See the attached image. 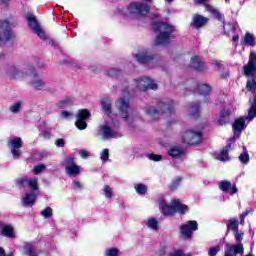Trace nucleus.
<instances>
[{"label":"nucleus","mask_w":256,"mask_h":256,"mask_svg":"<svg viewBox=\"0 0 256 256\" xmlns=\"http://www.w3.org/2000/svg\"><path fill=\"white\" fill-rule=\"evenodd\" d=\"M244 76L250 78L247 80V92L256 93V60H248L247 65H244ZM256 116V96L253 97V105L250 106V111L247 116L234 119L231 126H246Z\"/></svg>","instance_id":"1"},{"label":"nucleus","mask_w":256,"mask_h":256,"mask_svg":"<svg viewBox=\"0 0 256 256\" xmlns=\"http://www.w3.org/2000/svg\"><path fill=\"white\" fill-rule=\"evenodd\" d=\"M4 75H8L9 78L14 80L23 79L26 76L32 77V88L39 91L44 90V81L33 70L26 72V70L19 69L16 65L8 64V66H4Z\"/></svg>","instance_id":"2"},{"label":"nucleus","mask_w":256,"mask_h":256,"mask_svg":"<svg viewBox=\"0 0 256 256\" xmlns=\"http://www.w3.org/2000/svg\"><path fill=\"white\" fill-rule=\"evenodd\" d=\"M17 187L20 188H29V191L26 192V195H23L22 204L23 207L32 206L35 204V200L38 198V180L35 178H20L15 181Z\"/></svg>","instance_id":"3"},{"label":"nucleus","mask_w":256,"mask_h":256,"mask_svg":"<svg viewBox=\"0 0 256 256\" xmlns=\"http://www.w3.org/2000/svg\"><path fill=\"white\" fill-rule=\"evenodd\" d=\"M98 136L104 141L122 138V133L119 132V121L113 118L108 119L98 127Z\"/></svg>","instance_id":"4"},{"label":"nucleus","mask_w":256,"mask_h":256,"mask_svg":"<svg viewBox=\"0 0 256 256\" xmlns=\"http://www.w3.org/2000/svg\"><path fill=\"white\" fill-rule=\"evenodd\" d=\"M154 32H157V38L154 39L155 46H164L169 44V39L172 38V32L175 31L172 25L165 22H154Z\"/></svg>","instance_id":"5"},{"label":"nucleus","mask_w":256,"mask_h":256,"mask_svg":"<svg viewBox=\"0 0 256 256\" xmlns=\"http://www.w3.org/2000/svg\"><path fill=\"white\" fill-rule=\"evenodd\" d=\"M148 12H150V6L144 2H132L126 9H116V14L132 18H142L147 16Z\"/></svg>","instance_id":"6"},{"label":"nucleus","mask_w":256,"mask_h":256,"mask_svg":"<svg viewBox=\"0 0 256 256\" xmlns=\"http://www.w3.org/2000/svg\"><path fill=\"white\" fill-rule=\"evenodd\" d=\"M252 214V208H247L244 213H240V220L235 218L228 219L225 221V227H227V232L234 235V241L240 243L243 241V232L238 230V226H243V219H246V216Z\"/></svg>","instance_id":"7"},{"label":"nucleus","mask_w":256,"mask_h":256,"mask_svg":"<svg viewBox=\"0 0 256 256\" xmlns=\"http://www.w3.org/2000/svg\"><path fill=\"white\" fill-rule=\"evenodd\" d=\"M160 111L156 110L153 107H147L146 110H144V115L147 116V118L150 119V121H155L159 118V114L163 113L166 115L172 114V108L175 106V102H172V100L165 99L163 101H160Z\"/></svg>","instance_id":"8"},{"label":"nucleus","mask_w":256,"mask_h":256,"mask_svg":"<svg viewBox=\"0 0 256 256\" xmlns=\"http://www.w3.org/2000/svg\"><path fill=\"white\" fill-rule=\"evenodd\" d=\"M160 212L166 217L175 215V213L184 214L187 213V206L176 199L172 200V204H166L165 200L160 199Z\"/></svg>","instance_id":"9"},{"label":"nucleus","mask_w":256,"mask_h":256,"mask_svg":"<svg viewBox=\"0 0 256 256\" xmlns=\"http://www.w3.org/2000/svg\"><path fill=\"white\" fill-rule=\"evenodd\" d=\"M116 109L119 110V116L122 117V121H126L131 126L134 118L131 117V107L128 105V88H126V96L116 100Z\"/></svg>","instance_id":"10"},{"label":"nucleus","mask_w":256,"mask_h":256,"mask_svg":"<svg viewBox=\"0 0 256 256\" xmlns=\"http://www.w3.org/2000/svg\"><path fill=\"white\" fill-rule=\"evenodd\" d=\"M201 141H203V134L200 131L188 130L182 135V143L187 145H198Z\"/></svg>","instance_id":"11"},{"label":"nucleus","mask_w":256,"mask_h":256,"mask_svg":"<svg viewBox=\"0 0 256 256\" xmlns=\"http://www.w3.org/2000/svg\"><path fill=\"white\" fill-rule=\"evenodd\" d=\"M197 231V221H188L178 227V234L182 235V239L188 240L193 232Z\"/></svg>","instance_id":"12"},{"label":"nucleus","mask_w":256,"mask_h":256,"mask_svg":"<svg viewBox=\"0 0 256 256\" xmlns=\"http://www.w3.org/2000/svg\"><path fill=\"white\" fill-rule=\"evenodd\" d=\"M10 39H13V34L10 33V22L0 21V46H4Z\"/></svg>","instance_id":"13"},{"label":"nucleus","mask_w":256,"mask_h":256,"mask_svg":"<svg viewBox=\"0 0 256 256\" xmlns=\"http://www.w3.org/2000/svg\"><path fill=\"white\" fill-rule=\"evenodd\" d=\"M64 171L67 173V176L75 178L80 173L79 165H75L72 157L64 158Z\"/></svg>","instance_id":"14"},{"label":"nucleus","mask_w":256,"mask_h":256,"mask_svg":"<svg viewBox=\"0 0 256 256\" xmlns=\"http://www.w3.org/2000/svg\"><path fill=\"white\" fill-rule=\"evenodd\" d=\"M135 88L141 92L156 90V83H153V80H150V78L141 77V79L135 80Z\"/></svg>","instance_id":"15"},{"label":"nucleus","mask_w":256,"mask_h":256,"mask_svg":"<svg viewBox=\"0 0 256 256\" xmlns=\"http://www.w3.org/2000/svg\"><path fill=\"white\" fill-rule=\"evenodd\" d=\"M88 117H91V113L88 110L81 109L76 113V128L79 130H85L88 127V124L85 123V120H88Z\"/></svg>","instance_id":"16"},{"label":"nucleus","mask_w":256,"mask_h":256,"mask_svg":"<svg viewBox=\"0 0 256 256\" xmlns=\"http://www.w3.org/2000/svg\"><path fill=\"white\" fill-rule=\"evenodd\" d=\"M26 22L29 24V29H32V33H36L39 39L44 40V31H41V26H38V22L35 21V17L32 15H26Z\"/></svg>","instance_id":"17"},{"label":"nucleus","mask_w":256,"mask_h":256,"mask_svg":"<svg viewBox=\"0 0 256 256\" xmlns=\"http://www.w3.org/2000/svg\"><path fill=\"white\" fill-rule=\"evenodd\" d=\"M135 60L138 61V63L140 64L147 65H153V63L156 62V60L153 59V54L147 52L146 50L138 52V54L135 55Z\"/></svg>","instance_id":"18"},{"label":"nucleus","mask_w":256,"mask_h":256,"mask_svg":"<svg viewBox=\"0 0 256 256\" xmlns=\"http://www.w3.org/2000/svg\"><path fill=\"white\" fill-rule=\"evenodd\" d=\"M8 147L11 148V155L19 157V148L23 147V140L19 139V137L11 139L8 141Z\"/></svg>","instance_id":"19"},{"label":"nucleus","mask_w":256,"mask_h":256,"mask_svg":"<svg viewBox=\"0 0 256 256\" xmlns=\"http://www.w3.org/2000/svg\"><path fill=\"white\" fill-rule=\"evenodd\" d=\"M225 27H227L228 37H231V43H233L234 47H237V41L240 39L237 34H234V30L237 29V22H228V24H225Z\"/></svg>","instance_id":"20"},{"label":"nucleus","mask_w":256,"mask_h":256,"mask_svg":"<svg viewBox=\"0 0 256 256\" xmlns=\"http://www.w3.org/2000/svg\"><path fill=\"white\" fill-rule=\"evenodd\" d=\"M192 88H196L197 94H200V96H203V100H209V93L212 91L209 85L197 84L192 86Z\"/></svg>","instance_id":"21"},{"label":"nucleus","mask_w":256,"mask_h":256,"mask_svg":"<svg viewBox=\"0 0 256 256\" xmlns=\"http://www.w3.org/2000/svg\"><path fill=\"white\" fill-rule=\"evenodd\" d=\"M208 21L209 19H206V17L201 15H194V18L191 20V27L194 29L203 28V25H206V22Z\"/></svg>","instance_id":"22"},{"label":"nucleus","mask_w":256,"mask_h":256,"mask_svg":"<svg viewBox=\"0 0 256 256\" xmlns=\"http://www.w3.org/2000/svg\"><path fill=\"white\" fill-rule=\"evenodd\" d=\"M240 46L255 47V36L252 33H244V38L240 39Z\"/></svg>","instance_id":"23"},{"label":"nucleus","mask_w":256,"mask_h":256,"mask_svg":"<svg viewBox=\"0 0 256 256\" xmlns=\"http://www.w3.org/2000/svg\"><path fill=\"white\" fill-rule=\"evenodd\" d=\"M191 69H194V71L197 72H203L206 71V65L200 61V57L194 56L191 57Z\"/></svg>","instance_id":"24"},{"label":"nucleus","mask_w":256,"mask_h":256,"mask_svg":"<svg viewBox=\"0 0 256 256\" xmlns=\"http://www.w3.org/2000/svg\"><path fill=\"white\" fill-rule=\"evenodd\" d=\"M238 254H243V244L228 246L225 252V256H237Z\"/></svg>","instance_id":"25"},{"label":"nucleus","mask_w":256,"mask_h":256,"mask_svg":"<svg viewBox=\"0 0 256 256\" xmlns=\"http://www.w3.org/2000/svg\"><path fill=\"white\" fill-rule=\"evenodd\" d=\"M0 233L1 236L7 237V238H13V226H10V224H4L0 222Z\"/></svg>","instance_id":"26"},{"label":"nucleus","mask_w":256,"mask_h":256,"mask_svg":"<svg viewBox=\"0 0 256 256\" xmlns=\"http://www.w3.org/2000/svg\"><path fill=\"white\" fill-rule=\"evenodd\" d=\"M168 154L172 159H178L184 156V149H181L179 146H172L169 148Z\"/></svg>","instance_id":"27"},{"label":"nucleus","mask_w":256,"mask_h":256,"mask_svg":"<svg viewBox=\"0 0 256 256\" xmlns=\"http://www.w3.org/2000/svg\"><path fill=\"white\" fill-rule=\"evenodd\" d=\"M225 194L228 196H234L237 194V185H234V183L225 181Z\"/></svg>","instance_id":"28"},{"label":"nucleus","mask_w":256,"mask_h":256,"mask_svg":"<svg viewBox=\"0 0 256 256\" xmlns=\"http://www.w3.org/2000/svg\"><path fill=\"white\" fill-rule=\"evenodd\" d=\"M23 254L26 256H38V250L32 244L23 245Z\"/></svg>","instance_id":"29"},{"label":"nucleus","mask_w":256,"mask_h":256,"mask_svg":"<svg viewBox=\"0 0 256 256\" xmlns=\"http://www.w3.org/2000/svg\"><path fill=\"white\" fill-rule=\"evenodd\" d=\"M144 225H146L147 229H150V231H158V222H156L155 218H147V221L144 222Z\"/></svg>","instance_id":"30"},{"label":"nucleus","mask_w":256,"mask_h":256,"mask_svg":"<svg viewBox=\"0 0 256 256\" xmlns=\"http://www.w3.org/2000/svg\"><path fill=\"white\" fill-rule=\"evenodd\" d=\"M101 195H104L105 199H113V187L104 185V188L101 189Z\"/></svg>","instance_id":"31"},{"label":"nucleus","mask_w":256,"mask_h":256,"mask_svg":"<svg viewBox=\"0 0 256 256\" xmlns=\"http://www.w3.org/2000/svg\"><path fill=\"white\" fill-rule=\"evenodd\" d=\"M69 105H72V97H67L64 98V100H60L59 102H57V109H64Z\"/></svg>","instance_id":"32"},{"label":"nucleus","mask_w":256,"mask_h":256,"mask_svg":"<svg viewBox=\"0 0 256 256\" xmlns=\"http://www.w3.org/2000/svg\"><path fill=\"white\" fill-rule=\"evenodd\" d=\"M21 108H23V102L17 101L9 107V111H11V114H16L19 113V109Z\"/></svg>","instance_id":"33"},{"label":"nucleus","mask_w":256,"mask_h":256,"mask_svg":"<svg viewBox=\"0 0 256 256\" xmlns=\"http://www.w3.org/2000/svg\"><path fill=\"white\" fill-rule=\"evenodd\" d=\"M206 12H210L213 15V18H216L217 21H221V14L218 13V10L212 8V6L206 5Z\"/></svg>","instance_id":"34"},{"label":"nucleus","mask_w":256,"mask_h":256,"mask_svg":"<svg viewBox=\"0 0 256 256\" xmlns=\"http://www.w3.org/2000/svg\"><path fill=\"white\" fill-rule=\"evenodd\" d=\"M105 74H107V77L116 78L119 77V75H122V71L116 68H110L107 70V73Z\"/></svg>","instance_id":"35"},{"label":"nucleus","mask_w":256,"mask_h":256,"mask_svg":"<svg viewBox=\"0 0 256 256\" xmlns=\"http://www.w3.org/2000/svg\"><path fill=\"white\" fill-rule=\"evenodd\" d=\"M135 193L138 195L147 194V185L135 184Z\"/></svg>","instance_id":"36"},{"label":"nucleus","mask_w":256,"mask_h":256,"mask_svg":"<svg viewBox=\"0 0 256 256\" xmlns=\"http://www.w3.org/2000/svg\"><path fill=\"white\" fill-rule=\"evenodd\" d=\"M40 215H42L43 219H51V217L54 216V213H52L51 207H45V209L40 212Z\"/></svg>","instance_id":"37"},{"label":"nucleus","mask_w":256,"mask_h":256,"mask_svg":"<svg viewBox=\"0 0 256 256\" xmlns=\"http://www.w3.org/2000/svg\"><path fill=\"white\" fill-rule=\"evenodd\" d=\"M237 160L240 161V164L246 165V163H249V154L246 153V149H244V153H240V156H237Z\"/></svg>","instance_id":"38"},{"label":"nucleus","mask_w":256,"mask_h":256,"mask_svg":"<svg viewBox=\"0 0 256 256\" xmlns=\"http://www.w3.org/2000/svg\"><path fill=\"white\" fill-rule=\"evenodd\" d=\"M101 109L104 110V114L109 116V98L101 100Z\"/></svg>","instance_id":"39"},{"label":"nucleus","mask_w":256,"mask_h":256,"mask_svg":"<svg viewBox=\"0 0 256 256\" xmlns=\"http://www.w3.org/2000/svg\"><path fill=\"white\" fill-rule=\"evenodd\" d=\"M221 250L220 245L210 247V250H206V256H215L218 254V251Z\"/></svg>","instance_id":"40"},{"label":"nucleus","mask_w":256,"mask_h":256,"mask_svg":"<svg viewBox=\"0 0 256 256\" xmlns=\"http://www.w3.org/2000/svg\"><path fill=\"white\" fill-rule=\"evenodd\" d=\"M189 113H191L192 117H197L198 113H200V106L197 103L192 104L191 108H189Z\"/></svg>","instance_id":"41"},{"label":"nucleus","mask_w":256,"mask_h":256,"mask_svg":"<svg viewBox=\"0 0 256 256\" xmlns=\"http://www.w3.org/2000/svg\"><path fill=\"white\" fill-rule=\"evenodd\" d=\"M119 255V249L109 248L104 251V256H117Z\"/></svg>","instance_id":"42"},{"label":"nucleus","mask_w":256,"mask_h":256,"mask_svg":"<svg viewBox=\"0 0 256 256\" xmlns=\"http://www.w3.org/2000/svg\"><path fill=\"white\" fill-rule=\"evenodd\" d=\"M108 159H109V150L108 149L101 150V163H106Z\"/></svg>","instance_id":"43"},{"label":"nucleus","mask_w":256,"mask_h":256,"mask_svg":"<svg viewBox=\"0 0 256 256\" xmlns=\"http://www.w3.org/2000/svg\"><path fill=\"white\" fill-rule=\"evenodd\" d=\"M216 125H224V111H220L219 116L216 117Z\"/></svg>","instance_id":"44"},{"label":"nucleus","mask_w":256,"mask_h":256,"mask_svg":"<svg viewBox=\"0 0 256 256\" xmlns=\"http://www.w3.org/2000/svg\"><path fill=\"white\" fill-rule=\"evenodd\" d=\"M41 171H44V164L36 165V167H32V173L38 175L41 173Z\"/></svg>","instance_id":"45"},{"label":"nucleus","mask_w":256,"mask_h":256,"mask_svg":"<svg viewBox=\"0 0 256 256\" xmlns=\"http://www.w3.org/2000/svg\"><path fill=\"white\" fill-rule=\"evenodd\" d=\"M162 159V156L156 155V154H147V160L159 162V160Z\"/></svg>","instance_id":"46"},{"label":"nucleus","mask_w":256,"mask_h":256,"mask_svg":"<svg viewBox=\"0 0 256 256\" xmlns=\"http://www.w3.org/2000/svg\"><path fill=\"white\" fill-rule=\"evenodd\" d=\"M169 256H190V254H185L181 250H175V251H172V253L169 254Z\"/></svg>","instance_id":"47"},{"label":"nucleus","mask_w":256,"mask_h":256,"mask_svg":"<svg viewBox=\"0 0 256 256\" xmlns=\"http://www.w3.org/2000/svg\"><path fill=\"white\" fill-rule=\"evenodd\" d=\"M72 117V113L64 111V112H60V118L67 120L69 118Z\"/></svg>","instance_id":"48"},{"label":"nucleus","mask_w":256,"mask_h":256,"mask_svg":"<svg viewBox=\"0 0 256 256\" xmlns=\"http://www.w3.org/2000/svg\"><path fill=\"white\" fill-rule=\"evenodd\" d=\"M73 189H75V190H81V189H82V182L73 180Z\"/></svg>","instance_id":"49"},{"label":"nucleus","mask_w":256,"mask_h":256,"mask_svg":"<svg viewBox=\"0 0 256 256\" xmlns=\"http://www.w3.org/2000/svg\"><path fill=\"white\" fill-rule=\"evenodd\" d=\"M79 157H81L82 159H88V157H89L88 151L79 150Z\"/></svg>","instance_id":"50"},{"label":"nucleus","mask_w":256,"mask_h":256,"mask_svg":"<svg viewBox=\"0 0 256 256\" xmlns=\"http://www.w3.org/2000/svg\"><path fill=\"white\" fill-rule=\"evenodd\" d=\"M180 183H181V178H175V180L172 181L171 189H175L176 187H178V184Z\"/></svg>","instance_id":"51"},{"label":"nucleus","mask_w":256,"mask_h":256,"mask_svg":"<svg viewBox=\"0 0 256 256\" xmlns=\"http://www.w3.org/2000/svg\"><path fill=\"white\" fill-rule=\"evenodd\" d=\"M216 160L224 162V150H222V152H220L219 154H216Z\"/></svg>","instance_id":"52"},{"label":"nucleus","mask_w":256,"mask_h":256,"mask_svg":"<svg viewBox=\"0 0 256 256\" xmlns=\"http://www.w3.org/2000/svg\"><path fill=\"white\" fill-rule=\"evenodd\" d=\"M54 145L59 148H63V139H57L56 141H54Z\"/></svg>","instance_id":"53"},{"label":"nucleus","mask_w":256,"mask_h":256,"mask_svg":"<svg viewBox=\"0 0 256 256\" xmlns=\"http://www.w3.org/2000/svg\"><path fill=\"white\" fill-rule=\"evenodd\" d=\"M213 66H216V71L221 70V62H218V60L213 61Z\"/></svg>","instance_id":"54"},{"label":"nucleus","mask_w":256,"mask_h":256,"mask_svg":"<svg viewBox=\"0 0 256 256\" xmlns=\"http://www.w3.org/2000/svg\"><path fill=\"white\" fill-rule=\"evenodd\" d=\"M42 138H45L46 140L51 139V132H42Z\"/></svg>","instance_id":"55"},{"label":"nucleus","mask_w":256,"mask_h":256,"mask_svg":"<svg viewBox=\"0 0 256 256\" xmlns=\"http://www.w3.org/2000/svg\"><path fill=\"white\" fill-rule=\"evenodd\" d=\"M1 1V6L7 7L9 5L10 0H0Z\"/></svg>","instance_id":"56"},{"label":"nucleus","mask_w":256,"mask_h":256,"mask_svg":"<svg viewBox=\"0 0 256 256\" xmlns=\"http://www.w3.org/2000/svg\"><path fill=\"white\" fill-rule=\"evenodd\" d=\"M194 3H197V4H200V5H203L206 3V0H194Z\"/></svg>","instance_id":"57"},{"label":"nucleus","mask_w":256,"mask_h":256,"mask_svg":"<svg viewBox=\"0 0 256 256\" xmlns=\"http://www.w3.org/2000/svg\"><path fill=\"white\" fill-rule=\"evenodd\" d=\"M219 190H221L222 192H224V181L219 182Z\"/></svg>","instance_id":"58"},{"label":"nucleus","mask_w":256,"mask_h":256,"mask_svg":"<svg viewBox=\"0 0 256 256\" xmlns=\"http://www.w3.org/2000/svg\"><path fill=\"white\" fill-rule=\"evenodd\" d=\"M0 256H12V254H4V249L0 248Z\"/></svg>","instance_id":"59"},{"label":"nucleus","mask_w":256,"mask_h":256,"mask_svg":"<svg viewBox=\"0 0 256 256\" xmlns=\"http://www.w3.org/2000/svg\"><path fill=\"white\" fill-rule=\"evenodd\" d=\"M225 115H231V111H225Z\"/></svg>","instance_id":"60"},{"label":"nucleus","mask_w":256,"mask_h":256,"mask_svg":"<svg viewBox=\"0 0 256 256\" xmlns=\"http://www.w3.org/2000/svg\"><path fill=\"white\" fill-rule=\"evenodd\" d=\"M166 3H172V0H164Z\"/></svg>","instance_id":"61"},{"label":"nucleus","mask_w":256,"mask_h":256,"mask_svg":"<svg viewBox=\"0 0 256 256\" xmlns=\"http://www.w3.org/2000/svg\"><path fill=\"white\" fill-rule=\"evenodd\" d=\"M144 2L150 3L151 0H143Z\"/></svg>","instance_id":"62"},{"label":"nucleus","mask_w":256,"mask_h":256,"mask_svg":"<svg viewBox=\"0 0 256 256\" xmlns=\"http://www.w3.org/2000/svg\"><path fill=\"white\" fill-rule=\"evenodd\" d=\"M247 256H254V255H252V254H247Z\"/></svg>","instance_id":"63"},{"label":"nucleus","mask_w":256,"mask_h":256,"mask_svg":"<svg viewBox=\"0 0 256 256\" xmlns=\"http://www.w3.org/2000/svg\"><path fill=\"white\" fill-rule=\"evenodd\" d=\"M149 67H150V68H153V65H150Z\"/></svg>","instance_id":"64"}]
</instances>
